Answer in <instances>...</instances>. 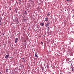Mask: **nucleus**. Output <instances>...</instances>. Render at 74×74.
<instances>
[{
    "instance_id": "obj_12",
    "label": "nucleus",
    "mask_w": 74,
    "mask_h": 74,
    "mask_svg": "<svg viewBox=\"0 0 74 74\" xmlns=\"http://www.w3.org/2000/svg\"><path fill=\"white\" fill-rule=\"evenodd\" d=\"M24 21L25 22H26V19H24Z\"/></svg>"
},
{
    "instance_id": "obj_13",
    "label": "nucleus",
    "mask_w": 74,
    "mask_h": 74,
    "mask_svg": "<svg viewBox=\"0 0 74 74\" xmlns=\"http://www.w3.org/2000/svg\"><path fill=\"white\" fill-rule=\"evenodd\" d=\"M72 71H73V70H74V68H72Z\"/></svg>"
},
{
    "instance_id": "obj_16",
    "label": "nucleus",
    "mask_w": 74,
    "mask_h": 74,
    "mask_svg": "<svg viewBox=\"0 0 74 74\" xmlns=\"http://www.w3.org/2000/svg\"><path fill=\"white\" fill-rule=\"evenodd\" d=\"M67 0V1H70V0Z\"/></svg>"
},
{
    "instance_id": "obj_11",
    "label": "nucleus",
    "mask_w": 74,
    "mask_h": 74,
    "mask_svg": "<svg viewBox=\"0 0 74 74\" xmlns=\"http://www.w3.org/2000/svg\"><path fill=\"white\" fill-rule=\"evenodd\" d=\"M40 44L42 45V44H43V42H41V43H40Z\"/></svg>"
},
{
    "instance_id": "obj_8",
    "label": "nucleus",
    "mask_w": 74,
    "mask_h": 74,
    "mask_svg": "<svg viewBox=\"0 0 74 74\" xmlns=\"http://www.w3.org/2000/svg\"><path fill=\"white\" fill-rule=\"evenodd\" d=\"M47 68H49V65L48 64L47 65Z\"/></svg>"
},
{
    "instance_id": "obj_2",
    "label": "nucleus",
    "mask_w": 74,
    "mask_h": 74,
    "mask_svg": "<svg viewBox=\"0 0 74 74\" xmlns=\"http://www.w3.org/2000/svg\"><path fill=\"white\" fill-rule=\"evenodd\" d=\"M40 25L41 26H44V23H40Z\"/></svg>"
},
{
    "instance_id": "obj_7",
    "label": "nucleus",
    "mask_w": 74,
    "mask_h": 74,
    "mask_svg": "<svg viewBox=\"0 0 74 74\" xmlns=\"http://www.w3.org/2000/svg\"><path fill=\"white\" fill-rule=\"evenodd\" d=\"M50 16V14L49 12L47 13V16Z\"/></svg>"
},
{
    "instance_id": "obj_6",
    "label": "nucleus",
    "mask_w": 74,
    "mask_h": 74,
    "mask_svg": "<svg viewBox=\"0 0 74 74\" xmlns=\"http://www.w3.org/2000/svg\"><path fill=\"white\" fill-rule=\"evenodd\" d=\"M35 57H37V58L38 57L37 55V53H36L35 54Z\"/></svg>"
},
{
    "instance_id": "obj_10",
    "label": "nucleus",
    "mask_w": 74,
    "mask_h": 74,
    "mask_svg": "<svg viewBox=\"0 0 74 74\" xmlns=\"http://www.w3.org/2000/svg\"><path fill=\"white\" fill-rule=\"evenodd\" d=\"M2 19V18H1L0 17V22H1Z\"/></svg>"
},
{
    "instance_id": "obj_3",
    "label": "nucleus",
    "mask_w": 74,
    "mask_h": 74,
    "mask_svg": "<svg viewBox=\"0 0 74 74\" xmlns=\"http://www.w3.org/2000/svg\"><path fill=\"white\" fill-rule=\"evenodd\" d=\"M48 20H49V19L47 17H46L45 19V21L47 22L48 21Z\"/></svg>"
},
{
    "instance_id": "obj_14",
    "label": "nucleus",
    "mask_w": 74,
    "mask_h": 74,
    "mask_svg": "<svg viewBox=\"0 0 74 74\" xmlns=\"http://www.w3.org/2000/svg\"><path fill=\"white\" fill-rule=\"evenodd\" d=\"M49 27L50 28V29H52V27Z\"/></svg>"
},
{
    "instance_id": "obj_5",
    "label": "nucleus",
    "mask_w": 74,
    "mask_h": 74,
    "mask_svg": "<svg viewBox=\"0 0 74 74\" xmlns=\"http://www.w3.org/2000/svg\"><path fill=\"white\" fill-rule=\"evenodd\" d=\"M9 57V55H7L5 56V58L6 59V58H8V57Z\"/></svg>"
},
{
    "instance_id": "obj_1",
    "label": "nucleus",
    "mask_w": 74,
    "mask_h": 74,
    "mask_svg": "<svg viewBox=\"0 0 74 74\" xmlns=\"http://www.w3.org/2000/svg\"><path fill=\"white\" fill-rule=\"evenodd\" d=\"M51 24V23L49 22V21H47L46 23L45 24V26L46 27H48V26L49 25Z\"/></svg>"
},
{
    "instance_id": "obj_20",
    "label": "nucleus",
    "mask_w": 74,
    "mask_h": 74,
    "mask_svg": "<svg viewBox=\"0 0 74 74\" xmlns=\"http://www.w3.org/2000/svg\"><path fill=\"white\" fill-rule=\"evenodd\" d=\"M19 1H21V0H19Z\"/></svg>"
},
{
    "instance_id": "obj_9",
    "label": "nucleus",
    "mask_w": 74,
    "mask_h": 74,
    "mask_svg": "<svg viewBox=\"0 0 74 74\" xmlns=\"http://www.w3.org/2000/svg\"><path fill=\"white\" fill-rule=\"evenodd\" d=\"M27 12L26 11H25V12L24 13V14L25 15H26V14H27Z\"/></svg>"
},
{
    "instance_id": "obj_4",
    "label": "nucleus",
    "mask_w": 74,
    "mask_h": 74,
    "mask_svg": "<svg viewBox=\"0 0 74 74\" xmlns=\"http://www.w3.org/2000/svg\"><path fill=\"white\" fill-rule=\"evenodd\" d=\"M18 40V38H16L15 40V43H16L17 42H18V40Z\"/></svg>"
},
{
    "instance_id": "obj_18",
    "label": "nucleus",
    "mask_w": 74,
    "mask_h": 74,
    "mask_svg": "<svg viewBox=\"0 0 74 74\" xmlns=\"http://www.w3.org/2000/svg\"><path fill=\"white\" fill-rule=\"evenodd\" d=\"M31 1L32 2H33V1H32V0H31Z\"/></svg>"
},
{
    "instance_id": "obj_17",
    "label": "nucleus",
    "mask_w": 74,
    "mask_h": 74,
    "mask_svg": "<svg viewBox=\"0 0 74 74\" xmlns=\"http://www.w3.org/2000/svg\"><path fill=\"white\" fill-rule=\"evenodd\" d=\"M48 29H49V27H48Z\"/></svg>"
},
{
    "instance_id": "obj_21",
    "label": "nucleus",
    "mask_w": 74,
    "mask_h": 74,
    "mask_svg": "<svg viewBox=\"0 0 74 74\" xmlns=\"http://www.w3.org/2000/svg\"><path fill=\"white\" fill-rule=\"evenodd\" d=\"M4 13V12H3Z\"/></svg>"
},
{
    "instance_id": "obj_19",
    "label": "nucleus",
    "mask_w": 74,
    "mask_h": 74,
    "mask_svg": "<svg viewBox=\"0 0 74 74\" xmlns=\"http://www.w3.org/2000/svg\"><path fill=\"white\" fill-rule=\"evenodd\" d=\"M6 73L7 72V71H5Z\"/></svg>"
},
{
    "instance_id": "obj_15",
    "label": "nucleus",
    "mask_w": 74,
    "mask_h": 74,
    "mask_svg": "<svg viewBox=\"0 0 74 74\" xmlns=\"http://www.w3.org/2000/svg\"><path fill=\"white\" fill-rule=\"evenodd\" d=\"M8 69H6V71H8Z\"/></svg>"
}]
</instances>
